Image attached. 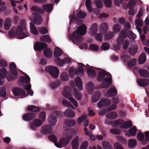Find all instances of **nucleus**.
I'll return each instance as SVG.
<instances>
[{
	"label": "nucleus",
	"mask_w": 149,
	"mask_h": 149,
	"mask_svg": "<svg viewBox=\"0 0 149 149\" xmlns=\"http://www.w3.org/2000/svg\"><path fill=\"white\" fill-rule=\"evenodd\" d=\"M53 7V5L52 4L43 5L42 6L44 10H43L41 8L36 6H33L30 9L32 14L31 17H29V18L35 24L37 25L40 24L42 22V19L41 16L38 13H43L44 12V10L47 12H50L52 9Z\"/></svg>",
	"instance_id": "f257e3e1"
},
{
	"label": "nucleus",
	"mask_w": 149,
	"mask_h": 149,
	"mask_svg": "<svg viewBox=\"0 0 149 149\" xmlns=\"http://www.w3.org/2000/svg\"><path fill=\"white\" fill-rule=\"evenodd\" d=\"M87 30L86 26L84 24H82L79 26L75 31L73 33L72 35L69 36L70 39L75 44L79 42L78 39L82 35H85Z\"/></svg>",
	"instance_id": "f03ea898"
},
{
	"label": "nucleus",
	"mask_w": 149,
	"mask_h": 149,
	"mask_svg": "<svg viewBox=\"0 0 149 149\" xmlns=\"http://www.w3.org/2000/svg\"><path fill=\"white\" fill-rule=\"evenodd\" d=\"M72 136L70 135L66 137L60 139L59 142H57L56 136L54 135H51L48 137L49 139L54 143L56 146L58 148H61L63 146L67 145L72 139Z\"/></svg>",
	"instance_id": "7ed1b4c3"
},
{
	"label": "nucleus",
	"mask_w": 149,
	"mask_h": 149,
	"mask_svg": "<svg viewBox=\"0 0 149 149\" xmlns=\"http://www.w3.org/2000/svg\"><path fill=\"white\" fill-rule=\"evenodd\" d=\"M127 37L131 39L134 40L136 35L131 31L122 30L120 32L119 36L117 39L118 43L122 45L124 42V39Z\"/></svg>",
	"instance_id": "20e7f679"
},
{
	"label": "nucleus",
	"mask_w": 149,
	"mask_h": 149,
	"mask_svg": "<svg viewBox=\"0 0 149 149\" xmlns=\"http://www.w3.org/2000/svg\"><path fill=\"white\" fill-rule=\"evenodd\" d=\"M25 77L23 76H21L19 77V80L22 83L29 84L24 85H23V88L28 91V93L31 96H32L33 95V92L31 89V84L29 83L30 81V79L29 76L26 74H25Z\"/></svg>",
	"instance_id": "39448f33"
},
{
	"label": "nucleus",
	"mask_w": 149,
	"mask_h": 149,
	"mask_svg": "<svg viewBox=\"0 0 149 149\" xmlns=\"http://www.w3.org/2000/svg\"><path fill=\"white\" fill-rule=\"evenodd\" d=\"M71 89L68 86H65L64 90L62 91L63 95L67 99H68L75 107L78 106V104L76 101L72 97L71 93Z\"/></svg>",
	"instance_id": "423d86ee"
},
{
	"label": "nucleus",
	"mask_w": 149,
	"mask_h": 149,
	"mask_svg": "<svg viewBox=\"0 0 149 149\" xmlns=\"http://www.w3.org/2000/svg\"><path fill=\"white\" fill-rule=\"evenodd\" d=\"M21 28L20 25H18L16 29H11L8 32L9 35L11 36H17L18 38L22 39L26 37L25 36L24 33L21 32Z\"/></svg>",
	"instance_id": "0eeeda50"
},
{
	"label": "nucleus",
	"mask_w": 149,
	"mask_h": 149,
	"mask_svg": "<svg viewBox=\"0 0 149 149\" xmlns=\"http://www.w3.org/2000/svg\"><path fill=\"white\" fill-rule=\"evenodd\" d=\"M108 28V24L106 23H103L100 26L101 31L103 33H105L104 36V40L105 41L108 40L111 38L113 36V33L111 31H109L106 33Z\"/></svg>",
	"instance_id": "6e6552de"
},
{
	"label": "nucleus",
	"mask_w": 149,
	"mask_h": 149,
	"mask_svg": "<svg viewBox=\"0 0 149 149\" xmlns=\"http://www.w3.org/2000/svg\"><path fill=\"white\" fill-rule=\"evenodd\" d=\"M11 74L14 76H13L11 75L7 77V79L8 81H10L15 80L17 77V70L16 66L14 62L11 63L9 66Z\"/></svg>",
	"instance_id": "1a4fd4ad"
},
{
	"label": "nucleus",
	"mask_w": 149,
	"mask_h": 149,
	"mask_svg": "<svg viewBox=\"0 0 149 149\" xmlns=\"http://www.w3.org/2000/svg\"><path fill=\"white\" fill-rule=\"evenodd\" d=\"M45 70L47 72L49 73L52 77L55 78L58 77L59 73L58 69L56 66H47Z\"/></svg>",
	"instance_id": "9d476101"
},
{
	"label": "nucleus",
	"mask_w": 149,
	"mask_h": 149,
	"mask_svg": "<svg viewBox=\"0 0 149 149\" xmlns=\"http://www.w3.org/2000/svg\"><path fill=\"white\" fill-rule=\"evenodd\" d=\"M114 125H121V127L123 128H127L131 127L132 126V121H126L125 122L122 119H119L115 120L113 122Z\"/></svg>",
	"instance_id": "9b49d317"
},
{
	"label": "nucleus",
	"mask_w": 149,
	"mask_h": 149,
	"mask_svg": "<svg viewBox=\"0 0 149 149\" xmlns=\"http://www.w3.org/2000/svg\"><path fill=\"white\" fill-rule=\"evenodd\" d=\"M105 78L102 81L101 85H99L98 86L97 88H107L109 87L112 84V77L109 76Z\"/></svg>",
	"instance_id": "f8f14e48"
},
{
	"label": "nucleus",
	"mask_w": 149,
	"mask_h": 149,
	"mask_svg": "<svg viewBox=\"0 0 149 149\" xmlns=\"http://www.w3.org/2000/svg\"><path fill=\"white\" fill-rule=\"evenodd\" d=\"M111 101L108 98H102L98 102L97 106L99 108L103 107H107L111 104Z\"/></svg>",
	"instance_id": "ddd939ff"
},
{
	"label": "nucleus",
	"mask_w": 149,
	"mask_h": 149,
	"mask_svg": "<svg viewBox=\"0 0 149 149\" xmlns=\"http://www.w3.org/2000/svg\"><path fill=\"white\" fill-rule=\"evenodd\" d=\"M12 91L14 95L16 96L19 95L21 97H23V96L26 95L25 91L21 88H13Z\"/></svg>",
	"instance_id": "4468645a"
},
{
	"label": "nucleus",
	"mask_w": 149,
	"mask_h": 149,
	"mask_svg": "<svg viewBox=\"0 0 149 149\" xmlns=\"http://www.w3.org/2000/svg\"><path fill=\"white\" fill-rule=\"evenodd\" d=\"M55 61L58 65L60 67H62L65 63H69L71 62L70 59L68 58H64L62 59L60 58H56Z\"/></svg>",
	"instance_id": "2eb2a0df"
},
{
	"label": "nucleus",
	"mask_w": 149,
	"mask_h": 149,
	"mask_svg": "<svg viewBox=\"0 0 149 149\" xmlns=\"http://www.w3.org/2000/svg\"><path fill=\"white\" fill-rule=\"evenodd\" d=\"M47 47V44L44 43L37 42L35 43L34 46V49L36 51H39Z\"/></svg>",
	"instance_id": "dca6fc26"
},
{
	"label": "nucleus",
	"mask_w": 149,
	"mask_h": 149,
	"mask_svg": "<svg viewBox=\"0 0 149 149\" xmlns=\"http://www.w3.org/2000/svg\"><path fill=\"white\" fill-rule=\"evenodd\" d=\"M106 75L107 77L110 76L111 77V74L109 72L103 70L100 71L97 76V80L99 82L102 81V80L104 79V78Z\"/></svg>",
	"instance_id": "f3484780"
},
{
	"label": "nucleus",
	"mask_w": 149,
	"mask_h": 149,
	"mask_svg": "<svg viewBox=\"0 0 149 149\" xmlns=\"http://www.w3.org/2000/svg\"><path fill=\"white\" fill-rule=\"evenodd\" d=\"M36 115L34 113L29 112L25 113L23 115V120L26 121H29L35 118Z\"/></svg>",
	"instance_id": "a211bd4d"
},
{
	"label": "nucleus",
	"mask_w": 149,
	"mask_h": 149,
	"mask_svg": "<svg viewBox=\"0 0 149 149\" xmlns=\"http://www.w3.org/2000/svg\"><path fill=\"white\" fill-rule=\"evenodd\" d=\"M7 73V72L5 68L0 69V85H2L4 83V79Z\"/></svg>",
	"instance_id": "6ab92c4d"
},
{
	"label": "nucleus",
	"mask_w": 149,
	"mask_h": 149,
	"mask_svg": "<svg viewBox=\"0 0 149 149\" xmlns=\"http://www.w3.org/2000/svg\"><path fill=\"white\" fill-rule=\"evenodd\" d=\"M20 25L21 28V32L24 33L25 36L26 37L29 36V33L26 31V22L24 19H21L20 21Z\"/></svg>",
	"instance_id": "aec40b11"
},
{
	"label": "nucleus",
	"mask_w": 149,
	"mask_h": 149,
	"mask_svg": "<svg viewBox=\"0 0 149 149\" xmlns=\"http://www.w3.org/2000/svg\"><path fill=\"white\" fill-rule=\"evenodd\" d=\"M136 81L138 85L140 86L145 87L149 84V79H137Z\"/></svg>",
	"instance_id": "412c9836"
},
{
	"label": "nucleus",
	"mask_w": 149,
	"mask_h": 149,
	"mask_svg": "<svg viewBox=\"0 0 149 149\" xmlns=\"http://www.w3.org/2000/svg\"><path fill=\"white\" fill-rule=\"evenodd\" d=\"M52 131V127L50 126L47 125L44 126L42 128L41 133L44 134L50 133Z\"/></svg>",
	"instance_id": "4be33fe9"
},
{
	"label": "nucleus",
	"mask_w": 149,
	"mask_h": 149,
	"mask_svg": "<svg viewBox=\"0 0 149 149\" xmlns=\"http://www.w3.org/2000/svg\"><path fill=\"white\" fill-rule=\"evenodd\" d=\"M64 115L67 117L72 118L75 116V113L72 110L68 109L64 113Z\"/></svg>",
	"instance_id": "5701e85b"
},
{
	"label": "nucleus",
	"mask_w": 149,
	"mask_h": 149,
	"mask_svg": "<svg viewBox=\"0 0 149 149\" xmlns=\"http://www.w3.org/2000/svg\"><path fill=\"white\" fill-rule=\"evenodd\" d=\"M101 94L100 91H97L94 93L92 98V101L93 102H96L100 98Z\"/></svg>",
	"instance_id": "b1692460"
},
{
	"label": "nucleus",
	"mask_w": 149,
	"mask_h": 149,
	"mask_svg": "<svg viewBox=\"0 0 149 149\" xmlns=\"http://www.w3.org/2000/svg\"><path fill=\"white\" fill-rule=\"evenodd\" d=\"M74 81L78 89L79 90H82L83 88V84L80 78L79 77L75 78L74 79Z\"/></svg>",
	"instance_id": "393cba45"
},
{
	"label": "nucleus",
	"mask_w": 149,
	"mask_h": 149,
	"mask_svg": "<svg viewBox=\"0 0 149 149\" xmlns=\"http://www.w3.org/2000/svg\"><path fill=\"white\" fill-rule=\"evenodd\" d=\"M79 137L76 136L72 141V149H78L79 144Z\"/></svg>",
	"instance_id": "a878e982"
},
{
	"label": "nucleus",
	"mask_w": 149,
	"mask_h": 149,
	"mask_svg": "<svg viewBox=\"0 0 149 149\" xmlns=\"http://www.w3.org/2000/svg\"><path fill=\"white\" fill-rule=\"evenodd\" d=\"M138 72L142 77L145 78H149V72L144 69H140L138 70Z\"/></svg>",
	"instance_id": "bb28decb"
},
{
	"label": "nucleus",
	"mask_w": 149,
	"mask_h": 149,
	"mask_svg": "<svg viewBox=\"0 0 149 149\" xmlns=\"http://www.w3.org/2000/svg\"><path fill=\"white\" fill-rule=\"evenodd\" d=\"M138 48L137 45H134L129 49V53L132 56L134 55L137 52Z\"/></svg>",
	"instance_id": "cd10ccee"
},
{
	"label": "nucleus",
	"mask_w": 149,
	"mask_h": 149,
	"mask_svg": "<svg viewBox=\"0 0 149 149\" xmlns=\"http://www.w3.org/2000/svg\"><path fill=\"white\" fill-rule=\"evenodd\" d=\"M117 93V90L114 88H111L107 92V95L109 97L115 96Z\"/></svg>",
	"instance_id": "c85d7f7f"
},
{
	"label": "nucleus",
	"mask_w": 149,
	"mask_h": 149,
	"mask_svg": "<svg viewBox=\"0 0 149 149\" xmlns=\"http://www.w3.org/2000/svg\"><path fill=\"white\" fill-rule=\"evenodd\" d=\"M48 121L50 125L54 126L56 123L57 119L54 116L51 115L48 118Z\"/></svg>",
	"instance_id": "c756f323"
},
{
	"label": "nucleus",
	"mask_w": 149,
	"mask_h": 149,
	"mask_svg": "<svg viewBox=\"0 0 149 149\" xmlns=\"http://www.w3.org/2000/svg\"><path fill=\"white\" fill-rule=\"evenodd\" d=\"M30 31L32 33L35 35H37L38 34V31L35 25L32 22L30 23Z\"/></svg>",
	"instance_id": "7c9ffc66"
},
{
	"label": "nucleus",
	"mask_w": 149,
	"mask_h": 149,
	"mask_svg": "<svg viewBox=\"0 0 149 149\" xmlns=\"http://www.w3.org/2000/svg\"><path fill=\"white\" fill-rule=\"evenodd\" d=\"M146 61V55L145 53H142L139 56L138 61L140 64L144 63Z\"/></svg>",
	"instance_id": "2f4dec72"
},
{
	"label": "nucleus",
	"mask_w": 149,
	"mask_h": 149,
	"mask_svg": "<svg viewBox=\"0 0 149 149\" xmlns=\"http://www.w3.org/2000/svg\"><path fill=\"white\" fill-rule=\"evenodd\" d=\"M27 108L29 111L33 112H39L40 110V109L39 107L33 105L28 106Z\"/></svg>",
	"instance_id": "473e14b6"
},
{
	"label": "nucleus",
	"mask_w": 149,
	"mask_h": 149,
	"mask_svg": "<svg viewBox=\"0 0 149 149\" xmlns=\"http://www.w3.org/2000/svg\"><path fill=\"white\" fill-rule=\"evenodd\" d=\"M75 121L73 119H66L65 120V124L68 127H72L75 124Z\"/></svg>",
	"instance_id": "72a5a7b5"
},
{
	"label": "nucleus",
	"mask_w": 149,
	"mask_h": 149,
	"mask_svg": "<svg viewBox=\"0 0 149 149\" xmlns=\"http://www.w3.org/2000/svg\"><path fill=\"white\" fill-rule=\"evenodd\" d=\"M11 22V19L10 18L8 17L4 21V27L6 30H8L10 29Z\"/></svg>",
	"instance_id": "f704fd0d"
},
{
	"label": "nucleus",
	"mask_w": 149,
	"mask_h": 149,
	"mask_svg": "<svg viewBox=\"0 0 149 149\" xmlns=\"http://www.w3.org/2000/svg\"><path fill=\"white\" fill-rule=\"evenodd\" d=\"M73 93L77 100L79 101L81 100L82 95L80 92L78 91L77 90L76 88H75L74 89Z\"/></svg>",
	"instance_id": "c9c22d12"
},
{
	"label": "nucleus",
	"mask_w": 149,
	"mask_h": 149,
	"mask_svg": "<svg viewBox=\"0 0 149 149\" xmlns=\"http://www.w3.org/2000/svg\"><path fill=\"white\" fill-rule=\"evenodd\" d=\"M40 40L44 42L50 43L52 41V40L48 35H45L41 36L40 38Z\"/></svg>",
	"instance_id": "e433bc0d"
},
{
	"label": "nucleus",
	"mask_w": 149,
	"mask_h": 149,
	"mask_svg": "<svg viewBox=\"0 0 149 149\" xmlns=\"http://www.w3.org/2000/svg\"><path fill=\"white\" fill-rule=\"evenodd\" d=\"M60 84V81L58 80H56L54 82H51L49 84L51 88L54 90L59 86Z\"/></svg>",
	"instance_id": "4c0bfd02"
},
{
	"label": "nucleus",
	"mask_w": 149,
	"mask_h": 149,
	"mask_svg": "<svg viewBox=\"0 0 149 149\" xmlns=\"http://www.w3.org/2000/svg\"><path fill=\"white\" fill-rule=\"evenodd\" d=\"M87 73L88 77L91 78L94 77L95 76V70L91 68H88L87 70Z\"/></svg>",
	"instance_id": "58836bf2"
},
{
	"label": "nucleus",
	"mask_w": 149,
	"mask_h": 149,
	"mask_svg": "<svg viewBox=\"0 0 149 149\" xmlns=\"http://www.w3.org/2000/svg\"><path fill=\"white\" fill-rule=\"evenodd\" d=\"M118 116L116 113L115 112H112L106 114V117L108 118L115 119Z\"/></svg>",
	"instance_id": "ea45409f"
},
{
	"label": "nucleus",
	"mask_w": 149,
	"mask_h": 149,
	"mask_svg": "<svg viewBox=\"0 0 149 149\" xmlns=\"http://www.w3.org/2000/svg\"><path fill=\"white\" fill-rule=\"evenodd\" d=\"M60 79L62 81H68L69 77L68 73L65 72H62L60 75Z\"/></svg>",
	"instance_id": "a19ab883"
},
{
	"label": "nucleus",
	"mask_w": 149,
	"mask_h": 149,
	"mask_svg": "<svg viewBox=\"0 0 149 149\" xmlns=\"http://www.w3.org/2000/svg\"><path fill=\"white\" fill-rule=\"evenodd\" d=\"M62 53V50L58 47H56L55 49L54 52V56L58 58L61 55Z\"/></svg>",
	"instance_id": "79ce46f5"
},
{
	"label": "nucleus",
	"mask_w": 149,
	"mask_h": 149,
	"mask_svg": "<svg viewBox=\"0 0 149 149\" xmlns=\"http://www.w3.org/2000/svg\"><path fill=\"white\" fill-rule=\"evenodd\" d=\"M42 122L38 119H35L33 120L32 124L34 126L37 127L41 125L42 124Z\"/></svg>",
	"instance_id": "37998d69"
},
{
	"label": "nucleus",
	"mask_w": 149,
	"mask_h": 149,
	"mask_svg": "<svg viewBox=\"0 0 149 149\" xmlns=\"http://www.w3.org/2000/svg\"><path fill=\"white\" fill-rule=\"evenodd\" d=\"M128 146L131 148H133L136 146V142L135 140L134 139H130L128 141Z\"/></svg>",
	"instance_id": "c03bdc74"
},
{
	"label": "nucleus",
	"mask_w": 149,
	"mask_h": 149,
	"mask_svg": "<svg viewBox=\"0 0 149 149\" xmlns=\"http://www.w3.org/2000/svg\"><path fill=\"white\" fill-rule=\"evenodd\" d=\"M62 103L65 107L71 108L73 109H74V107L68 101L65 99H64L62 100Z\"/></svg>",
	"instance_id": "a18cd8bd"
},
{
	"label": "nucleus",
	"mask_w": 149,
	"mask_h": 149,
	"mask_svg": "<svg viewBox=\"0 0 149 149\" xmlns=\"http://www.w3.org/2000/svg\"><path fill=\"white\" fill-rule=\"evenodd\" d=\"M44 54L45 56L47 58H50L52 55V52L49 49H45L44 51Z\"/></svg>",
	"instance_id": "49530a36"
},
{
	"label": "nucleus",
	"mask_w": 149,
	"mask_h": 149,
	"mask_svg": "<svg viewBox=\"0 0 149 149\" xmlns=\"http://www.w3.org/2000/svg\"><path fill=\"white\" fill-rule=\"evenodd\" d=\"M98 26L97 24L94 23L93 24L90 28V31L93 34H95L97 30Z\"/></svg>",
	"instance_id": "de8ad7c7"
},
{
	"label": "nucleus",
	"mask_w": 149,
	"mask_h": 149,
	"mask_svg": "<svg viewBox=\"0 0 149 149\" xmlns=\"http://www.w3.org/2000/svg\"><path fill=\"white\" fill-rule=\"evenodd\" d=\"M128 132L131 136H135L136 133V127L135 126H133L129 130Z\"/></svg>",
	"instance_id": "09e8293b"
},
{
	"label": "nucleus",
	"mask_w": 149,
	"mask_h": 149,
	"mask_svg": "<svg viewBox=\"0 0 149 149\" xmlns=\"http://www.w3.org/2000/svg\"><path fill=\"white\" fill-rule=\"evenodd\" d=\"M136 3L135 0H130L128 3L127 7L129 9H131L135 6Z\"/></svg>",
	"instance_id": "8fccbe9b"
},
{
	"label": "nucleus",
	"mask_w": 149,
	"mask_h": 149,
	"mask_svg": "<svg viewBox=\"0 0 149 149\" xmlns=\"http://www.w3.org/2000/svg\"><path fill=\"white\" fill-rule=\"evenodd\" d=\"M6 95V88L4 86H2L0 88V96L5 97Z\"/></svg>",
	"instance_id": "3c124183"
},
{
	"label": "nucleus",
	"mask_w": 149,
	"mask_h": 149,
	"mask_svg": "<svg viewBox=\"0 0 149 149\" xmlns=\"http://www.w3.org/2000/svg\"><path fill=\"white\" fill-rule=\"evenodd\" d=\"M85 4L88 10L90 12H92V7L90 0H86V1Z\"/></svg>",
	"instance_id": "603ef678"
},
{
	"label": "nucleus",
	"mask_w": 149,
	"mask_h": 149,
	"mask_svg": "<svg viewBox=\"0 0 149 149\" xmlns=\"http://www.w3.org/2000/svg\"><path fill=\"white\" fill-rule=\"evenodd\" d=\"M84 73V70L83 67L81 66L79 67L78 69L76 70L75 74L76 75L80 74L83 75Z\"/></svg>",
	"instance_id": "864d4df0"
},
{
	"label": "nucleus",
	"mask_w": 149,
	"mask_h": 149,
	"mask_svg": "<svg viewBox=\"0 0 149 149\" xmlns=\"http://www.w3.org/2000/svg\"><path fill=\"white\" fill-rule=\"evenodd\" d=\"M110 45L107 42L103 43L101 47V49L102 50H105L108 49L110 48Z\"/></svg>",
	"instance_id": "5fc2aeb1"
},
{
	"label": "nucleus",
	"mask_w": 149,
	"mask_h": 149,
	"mask_svg": "<svg viewBox=\"0 0 149 149\" xmlns=\"http://www.w3.org/2000/svg\"><path fill=\"white\" fill-rule=\"evenodd\" d=\"M87 88L88 91L89 92L92 91H93L94 85L92 82H89L87 84Z\"/></svg>",
	"instance_id": "6e6d98bb"
},
{
	"label": "nucleus",
	"mask_w": 149,
	"mask_h": 149,
	"mask_svg": "<svg viewBox=\"0 0 149 149\" xmlns=\"http://www.w3.org/2000/svg\"><path fill=\"white\" fill-rule=\"evenodd\" d=\"M102 145L104 149H112L110 143L107 141L103 142Z\"/></svg>",
	"instance_id": "4d7b16f0"
},
{
	"label": "nucleus",
	"mask_w": 149,
	"mask_h": 149,
	"mask_svg": "<svg viewBox=\"0 0 149 149\" xmlns=\"http://www.w3.org/2000/svg\"><path fill=\"white\" fill-rule=\"evenodd\" d=\"M113 29L115 33H117L120 30V26L119 24H116L113 26Z\"/></svg>",
	"instance_id": "13d9d810"
},
{
	"label": "nucleus",
	"mask_w": 149,
	"mask_h": 149,
	"mask_svg": "<svg viewBox=\"0 0 149 149\" xmlns=\"http://www.w3.org/2000/svg\"><path fill=\"white\" fill-rule=\"evenodd\" d=\"M38 29L40 33L42 34L47 33L48 32L47 29L45 27H39Z\"/></svg>",
	"instance_id": "bf43d9fd"
},
{
	"label": "nucleus",
	"mask_w": 149,
	"mask_h": 149,
	"mask_svg": "<svg viewBox=\"0 0 149 149\" xmlns=\"http://www.w3.org/2000/svg\"><path fill=\"white\" fill-rule=\"evenodd\" d=\"M136 59L135 58H134L130 60L128 63V66L130 67H132L134 66L136 64Z\"/></svg>",
	"instance_id": "052dcab7"
},
{
	"label": "nucleus",
	"mask_w": 149,
	"mask_h": 149,
	"mask_svg": "<svg viewBox=\"0 0 149 149\" xmlns=\"http://www.w3.org/2000/svg\"><path fill=\"white\" fill-rule=\"evenodd\" d=\"M46 113L44 111H42L39 114V118L42 121H44L45 119Z\"/></svg>",
	"instance_id": "680f3d73"
},
{
	"label": "nucleus",
	"mask_w": 149,
	"mask_h": 149,
	"mask_svg": "<svg viewBox=\"0 0 149 149\" xmlns=\"http://www.w3.org/2000/svg\"><path fill=\"white\" fill-rule=\"evenodd\" d=\"M95 2L96 5L98 8H101L102 7L103 4L101 0H95Z\"/></svg>",
	"instance_id": "e2e57ef3"
},
{
	"label": "nucleus",
	"mask_w": 149,
	"mask_h": 149,
	"mask_svg": "<svg viewBox=\"0 0 149 149\" xmlns=\"http://www.w3.org/2000/svg\"><path fill=\"white\" fill-rule=\"evenodd\" d=\"M86 15V14L83 12L79 11L77 14V17L80 18H84Z\"/></svg>",
	"instance_id": "0e129e2a"
},
{
	"label": "nucleus",
	"mask_w": 149,
	"mask_h": 149,
	"mask_svg": "<svg viewBox=\"0 0 149 149\" xmlns=\"http://www.w3.org/2000/svg\"><path fill=\"white\" fill-rule=\"evenodd\" d=\"M105 6L107 7L110 8L112 5V2L111 0H103Z\"/></svg>",
	"instance_id": "69168bd1"
},
{
	"label": "nucleus",
	"mask_w": 149,
	"mask_h": 149,
	"mask_svg": "<svg viewBox=\"0 0 149 149\" xmlns=\"http://www.w3.org/2000/svg\"><path fill=\"white\" fill-rule=\"evenodd\" d=\"M102 35L101 33H97L95 36V39L98 41H102Z\"/></svg>",
	"instance_id": "338daca9"
},
{
	"label": "nucleus",
	"mask_w": 149,
	"mask_h": 149,
	"mask_svg": "<svg viewBox=\"0 0 149 149\" xmlns=\"http://www.w3.org/2000/svg\"><path fill=\"white\" fill-rule=\"evenodd\" d=\"M88 144L87 141H84L81 145L80 149H87L88 146Z\"/></svg>",
	"instance_id": "774afa93"
}]
</instances>
